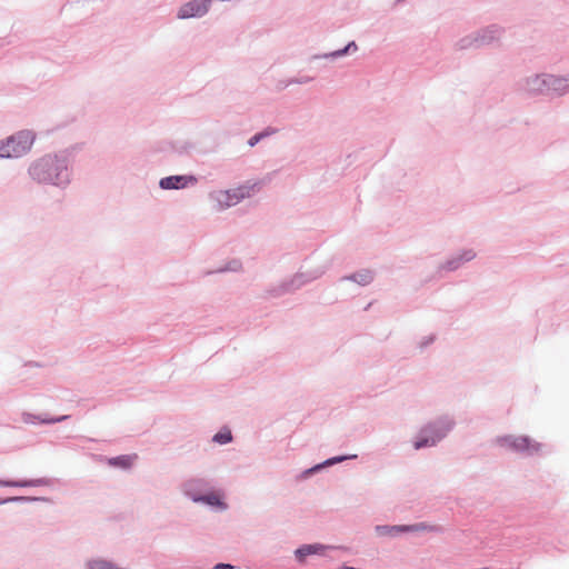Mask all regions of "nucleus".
Returning <instances> with one entry per match:
<instances>
[{
    "label": "nucleus",
    "instance_id": "obj_1",
    "mask_svg": "<svg viewBox=\"0 0 569 569\" xmlns=\"http://www.w3.org/2000/svg\"><path fill=\"white\" fill-rule=\"evenodd\" d=\"M70 154L67 150L48 153L33 160L28 167V176L38 184L52 186L64 190L72 180Z\"/></svg>",
    "mask_w": 569,
    "mask_h": 569
},
{
    "label": "nucleus",
    "instance_id": "obj_2",
    "mask_svg": "<svg viewBox=\"0 0 569 569\" xmlns=\"http://www.w3.org/2000/svg\"><path fill=\"white\" fill-rule=\"evenodd\" d=\"M180 489L182 495L194 503L204 505L221 511L228 508L223 495L214 490L209 479L201 477L189 478L181 483Z\"/></svg>",
    "mask_w": 569,
    "mask_h": 569
},
{
    "label": "nucleus",
    "instance_id": "obj_3",
    "mask_svg": "<svg viewBox=\"0 0 569 569\" xmlns=\"http://www.w3.org/2000/svg\"><path fill=\"white\" fill-rule=\"evenodd\" d=\"M456 421L449 415H442L425 423L412 440L416 450L431 448L441 442L455 428Z\"/></svg>",
    "mask_w": 569,
    "mask_h": 569
},
{
    "label": "nucleus",
    "instance_id": "obj_4",
    "mask_svg": "<svg viewBox=\"0 0 569 569\" xmlns=\"http://www.w3.org/2000/svg\"><path fill=\"white\" fill-rule=\"evenodd\" d=\"M36 140V134L30 130H20L1 141L7 159L20 158L27 154Z\"/></svg>",
    "mask_w": 569,
    "mask_h": 569
},
{
    "label": "nucleus",
    "instance_id": "obj_5",
    "mask_svg": "<svg viewBox=\"0 0 569 569\" xmlns=\"http://www.w3.org/2000/svg\"><path fill=\"white\" fill-rule=\"evenodd\" d=\"M496 443L512 452L532 456L540 450L541 445L533 441L529 436L506 435L496 438Z\"/></svg>",
    "mask_w": 569,
    "mask_h": 569
},
{
    "label": "nucleus",
    "instance_id": "obj_6",
    "mask_svg": "<svg viewBox=\"0 0 569 569\" xmlns=\"http://www.w3.org/2000/svg\"><path fill=\"white\" fill-rule=\"evenodd\" d=\"M246 198H249V192L241 186L233 189L217 190L209 193V199L217 203V211H223L228 208L237 206Z\"/></svg>",
    "mask_w": 569,
    "mask_h": 569
},
{
    "label": "nucleus",
    "instance_id": "obj_7",
    "mask_svg": "<svg viewBox=\"0 0 569 569\" xmlns=\"http://www.w3.org/2000/svg\"><path fill=\"white\" fill-rule=\"evenodd\" d=\"M518 87L526 92L529 97H548L549 98V81L548 73H536L526 77L519 81Z\"/></svg>",
    "mask_w": 569,
    "mask_h": 569
},
{
    "label": "nucleus",
    "instance_id": "obj_8",
    "mask_svg": "<svg viewBox=\"0 0 569 569\" xmlns=\"http://www.w3.org/2000/svg\"><path fill=\"white\" fill-rule=\"evenodd\" d=\"M211 4L212 0H190L179 8L177 18L180 20L202 18L208 13Z\"/></svg>",
    "mask_w": 569,
    "mask_h": 569
},
{
    "label": "nucleus",
    "instance_id": "obj_9",
    "mask_svg": "<svg viewBox=\"0 0 569 569\" xmlns=\"http://www.w3.org/2000/svg\"><path fill=\"white\" fill-rule=\"evenodd\" d=\"M198 182L194 174H172L159 180V188L162 190H181Z\"/></svg>",
    "mask_w": 569,
    "mask_h": 569
},
{
    "label": "nucleus",
    "instance_id": "obj_10",
    "mask_svg": "<svg viewBox=\"0 0 569 569\" xmlns=\"http://www.w3.org/2000/svg\"><path fill=\"white\" fill-rule=\"evenodd\" d=\"M332 549H337V547L320 542L303 543L295 550L293 555L299 565H305L309 556H326V551Z\"/></svg>",
    "mask_w": 569,
    "mask_h": 569
},
{
    "label": "nucleus",
    "instance_id": "obj_11",
    "mask_svg": "<svg viewBox=\"0 0 569 569\" xmlns=\"http://www.w3.org/2000/svg\"><path fill=\"white\" fill-rule=\"evenodd\" d=\"M476 256L477 253L473 249H463L460 252L452 254L445 262L440 263L438 267V272H453L466 262L473 260Z\"/></svg>",
    "mask_w": 569,
    "mask_h": 569
},
{
    "label": "nucleus",
    "instance_id": "obj_12",
    "mask_svg": "<svg viewBox=\"0 0 569 569\" xmlns=\"http://www.w3.org/2000/svg\"><path fill=\"white\" fill-rule=\"evenodd\" d=\"M549 98H560L569 93V76H556L548 73Z\"/></svg>",
    "mask_w": 569,
    "mask_h": 569
},
{
    "label": "nucleus",
    "instance_id": "obj_13",
    "mask_svg": "<svg viewBox=\"0 0 569 569\" xmlns=\"http://www.w3.org/2000/svg\"><path fill=\"white\" fill-rule=\"evenodd\" d=\"M503 32V28L493 23L489 24L478 31H476L477 41L479 48L489 46L500 38Z\"/></svg>",
    "mask_w": 569,
    "mask_h": 569
},
{
    "label": "nucleus",
    "instance_id": "obj_14",
    "mask_svg": "<svg viewBox=\"0 0 569 569\" xmlns=\"http://www.w3.org/2000/svg\"><path fill=\"white\" fill-rule=\"evenodd\" d=\"M22 421L24 423H29V425H54V423H59V422H63L68 419H70V415H62V416H56V417H51L49 416L48 413H41V415H36V413H31V412H23L22 413Z\"/></svg>",
    "mask_w": 569,
    "mask_h": 569
},
{
    "label": "nucleus",
    "instance_id": "obj_15",
    "mask_svg": "<svg viewBox=\"0 0 569 569\" xmlns=\"http://www.w3.org/2000/svg\"><path fill=\"white\" fill-rule=\"evenodd\" d=\"M97 458L99 461L106 462L108 466L112 468L130 470L133 466L134 460L137 459V455H119L110 458L102 455H98Z\"/></svg>",
    "mask_w": 569,
    "mask_h": 569
},
{
    "label": "nucleus",
    "instance_id": "obj_16",
    "mask_svg": "<svg viewBox=\"0 0 569 569\" xmlns=\"http://www.w3.org/2000/svg\"><path fill=\"white\" fill-rule=\"evenodd\" d=\"M358 50V44L356 41H349L343 48L323 53V54H313L310 60H318V59H330L335 60L345 56H348L352 52H356Z\"/></svg>",
    "mask_w": 569,
    "mask_h": 569
},
{
    "label": "nucleus",
    "instance_id": "obj_17",
    "mask_svg": "<svg viewBox=\"0 0 569 569\" xmlns=\"http://www.w3.org/2000/svg\"><path fill=\"white\" fill-rule=\"evenodd\" d=\"M413 527H406V525H378L375 531L379 537H397L400 533H408Z\"/></svg>",
    "mask_w": 569,
    "mask_h": 569
},
{
    "label": "nucleus",
    "instance_id": "obj_18",
    "mask_svg": "<svg viewBox=\"0 0 569 569\" xmlns=\"http://www.w3.org/2000/svg\"><path fill=\"white\" fill-rule=\"evenodd\" d=\"M373 279L375 274L369 269H361L351 274L342 277V280L352 281L362 287L370 284L373 281Z\"/></svg>",
    "mask_w": 569,
    "mask_h": 569
},
{
    "label": "nucleus",
    "instance_id": "obj_19",
    "mask_svg": "<svg viewBox=\"0 0 569 569\" xmlns=\"http://www.w3.org/2000/svg\"><path fill=\"white\" fill-rule=\"evenodd\" d=\"M166 146L162 150H170L179 156L188 154L194 148L193 143L186 140L168 141Z\"/></svg>",
    "mask_w": 569,
    "mask_h": 569
},
{
    "label": "nucleus",
    "instance_id": "obj_20",
    "mask_svg": "<svg viewBox=\"0 0 569 569\" xmlns=\"http://www.w3.org/2000/svg\"><path fill=\"white\" fill-rule=\"evenodd\" d=\"M455 48L459 51H463V50H468V49H479L476 33L473 32V33L467 34V36L462 37L461 39H459L455 43Z\"/></svg>",
    "mask_w": 569,
    "mask_h": 569
},
{
    "label": "nucleus",
    "instance_id": "obj_21",
    "mask_svg": "<svg viewBox=\"0 0 569 569\" xmlns=\"http://www.w3.org/2000/svg\"><path fill=\"white\" fill-rule=\"evenodd\" d=\"M53 483V479L42 477L37 479H19L18 488H29V487H44L51 486Z\"/></svg>",
    "mask_w": 569,
    "mask_h": 569
},
{
    "label": "nucleus",
    "instance_id": "obj_22",
    "mask_svg": "<svg viewBox=\"0 0 569 569\" xmlns=\"http://www.w3.org/2000/svg\"><path fill=\"white\" fill-rule=\"evenodd\" d=\"M284 281L287 282V286H288L290 292H295L296 290L300 289L305 284L309 283L305 272H297L290 279L284 280Z\"/></svg>",
    "mask_w": 569,
    "mask_h": 569
},
{
    "label": "nucleus",
    "instance_id": "obj_23",
    "mask_svg": "<svg viewBox=\"0 0 569 569\" xmlns=\"http://www.w3.org/2000/svg\"><path fill=\"white\" fill-rule=\"evenodd\" d=\"M232 439H233L232 432L228 427H222L212 437V441L218 445H228L232 441Z\"/></svg>",
    "mask_w": 569,
    "mask_h": 569
},
{
    "label": "nucleus",
    "instance_id": "obj_24",
    "mask_svg": "<svg viewBox=\"0 0 569 569\" xmlns=\"http://www.w3.org/2000/svg\"><path fill=\"white\" fill-rule=\"evenodd\" d=\"M356 458H357V455H340V456H335V457H330V458L326 459L325 461H322V465H325L327 468V467H331L337 463L343 462L346 460L356 459Z\"/></svg>",
    "mask_w": 569,
    "mask_h": 569
},
{
    "label": "nucleus",
    "instance_id": "obj_25",
    "mask_svg": "<svg viewBox=\"0 0 569 569\" xmlns=\"http://www.w3.org/2000/svg\"><path fill=\"white\" fill-rule=\"evenodd\" d=\"M12 502H36V501H42V502H51L50 498L47 497H29V496H14L11 497Z\"/></svg>",
    "mask_w": 569,
    "mask_h": 569
},
{
    "label": "nucleus",
    "instance_id": "obj_26",
    "mask_svg": "<svg viewBox=\"0 0 569 569\" xmlns=\"http://www.w3.org/2000/svg\"><path fill=\"white\" fill-rule=\"evenodd\" d=\"M268 293L272 297H281L286 293H290V290L286 281H282L279 286L271 287L268 289Z\"/></svg>",
    "mask_w": 569,
    "mask_h": 569
},
{
    "label": "nucleus",
    "instance_id": "obj_27",
    "mask_svg": "<svg viewBox=\"0 0 569 569\" xmlns=\"http://www.w3.org/2000/svg\"><path fill=\"white\" fill-rule=\"evenodd\" d=\"M327 271V268L326 267H318L316 269H312V270H309V271H306V276H307V280L309 282L313 281V280H317L319 279L320 277H322Z\"/></svg>",
    "mask_w": 569,
    "mask_h": 569
},
{
    "label": "nucleus",
    "instance_id": "obj_28",
    "mask_svg": "<svg viewBox=\"0 0 569 569\" xmlns=\"http://www.w3.org/2000/svg\"><path fill=\"white\" fill-rule=\"evenodd\" d=\"M323 468H326L325 465H322V462L320 463H317L315 466H312L311 468H308L306 470H303L300 475V477L302 479H308L310 478L311 476H313L315 473L319 472L320 470H322Z\"/></svg>",
    "mask_w": 569,
    "mask_h": 569
},
{
    "label": "nucleus",
    "instance_id": "obj_29",
    "mask_svg": "<svg viewBox=\"0 0 569 569\" xmlns=\"http://www.w3.org/2000/svg\"><path fill=\"white\" fill-rule=\"evenodd\" d=\"M313 77L310 76H301V77H295L287 80L286 86L290 84H306L311 81H313Z\"/></svg>",
    "mask_w": 569,
    "mask_h": 569
},
{
    "label": "nucleus",
    "instance_id": "obj_30",
    "mask_svg": "<svg viewBox=\"0 0 569 569\" xmlns=\"http://www.w3.org/2000/svg\"><path fill=\"white\" fill-rule=\"evenodd\" d=\"M406 527H413L412 529L409 530V532L422 531V530H429V531L437 530V527L428 526L425 522H419V523H415V525H406Z\"/></svg>",
    "mask_w": 569,
    "mask_h": 569
},
{
    "label": "nucleus",
    "instance_id": "obj_31",
    "mask_svg": "<svg viewBox=\"0 0 569 569\" xmlns=\"http://www.w3.org/2000/svg\"><path fill=\"white\" fill-rule=\"evenodd\" d=\"M263 182L256 181L252 184H242L241 187L247 189L249 192V198L254 193L261 190Z\"/></svg>",
    "mask_w": 569,
    "mask_h": 569
},
{
    "label": "nucleus",
    "instance_id": "obj_32",
    "mask_svg": "<svg viewBox=\"0 0 569 569\" xmlns=\"http://www.w3.org/2000/svg\"><path fill=\"white\" fill-rule=\"evenodd\" d=\"M278 131H279L278 128L269 126V127H266L263 130L259 131V133H260V136H261V138L263 140L264 138H268V137L277 133Z\"/></svg>",
    "mask_w": 569,
    "mask_h": 569
},
{
    "label": "nucleus",
    "instance_id": "obj_33",
    "mask_svg": "<svg viewBox=\"0 0 569 569\" xmlns=\"http://www.w3.org/2000/svg\"><path fill=\"white\" fill-rule=\"evenodd\" d=\"M435 340H436L435 335H429L427 337H423V339L419 342V348L425 349L428 346H430L431 343H433Z\"/></svg>",
    "mask_w": 569,
    "mask_h": 569
},
{
    "label": "nucleus",
    "instance_id": "obj_34",
    "mask_svg": "<svg viewBox=\"0 0 569 569\" xmlns=\"http://www.w3.org/2000/svg\"><path fill=\"white\" fill-rule=\"evenodd\" d=\"M262 140L261 136L259 132L254 133L253 136H251L248 140V144L250 147H254L257 146L260 141Z\"/></svg>",
    "mask_w": 569,
    "mask_h": 569
},
{
    "label": "nucleus",
    "instance_id": "obj_35",
    "mask_svg": "<svg viewBox=\"0 0 569 569\" xmlns=\"http://www.w3.org/2000/svg\"><path fill=\"white\" fill-rule=\"evenodd\" d=\"M0 487L18 488V480H3V479H0Z\"/></svg>",
    "mask_w": 569,
    "mask_h": 569
},
{
    "label": "nucleus",
    "instance_id": "obj_36",
    "mask_svg": "<svg viewBox=\"0 0 569 569\" xmlns=\"http://www.w3.org/2000/svg\"><path fill=\"white\" fill-rule=\"evenodd\" d=\"M236 567L228 562H218L213 566V569H234Z\"/></svg>",
    "mask_w": 569,
    "mask_h": 569
},
{
    "label": "nucleus",
    "instance_id": "obj_37",
    "mask_svg": "<svg viewBox=\"0 0 569 569\" xmlns=\"http://www.w3.org/2000/svg\"><path fill=\"white\" fill-rule=\"evenodd\" d=\"M12 502L11 497L0 498V506Z\"/></svg>",
    "mask_w": 569,
    "mask_h": 569
},
{
    "label": "nucleus",
    "instance_id": "obj_38",
    "mask_svg": "<svg viewBox=\"0 0 569 569\" xmlns=\"http://www.w3.org/2000/svg\"><path fill=\"white\" fill-rule=\"evenodd\" d=\"M286 82H287V80L286 81H280L279 82V87L280 88H287L288 86H286Z\"/></svg>",
    "mask_w": 569,
    "mask_h": 569
},
{
    "label": "nucleus",
    "instance_id": "obj_39",
    "mask_svg": "<svg viewBox=\"0 0 569 569\" xmlns=\"http://www.w3.org/2000/svg\"><path fill=\"white\" fill-rule=\"evenodd\" d=\"M226 270H234L233 268L231 267H228V268H222L221 271H226Z\"/></svg>",
    "mask_w": 569,
    "mask_h": 569
}]
</instances>
